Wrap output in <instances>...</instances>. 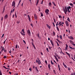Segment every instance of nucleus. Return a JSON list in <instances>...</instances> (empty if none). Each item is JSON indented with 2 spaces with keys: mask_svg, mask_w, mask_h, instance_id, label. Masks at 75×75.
Wrapping results in <instances>:
<instances>
[{
  "mask_svg": "<svg viewBox=\"0 0 75 75\" xmlns=\"http://www.w3.org/2000/svg\"><path fill=\"white\" fill-rule=\"evenodd\" d=\"M63 10L64 11H66V12H68V10H67V6H65V9H64V8H63Z\"/></svg>",
  "mask_w": 75,
  "mask_h": 75,
  "instance_id": "nucleus-5",
  "label": "nucleus"
},
{
  "mask_svg": "<svg viewBox=\"0 0 75 75\" xmlns=\"http://www.w3.org/2000/svg\"><path fill=\"white\" fill-rule=\"evenodd\" d=\"M51 65H50V64H48V67L49 68L50 70V69H51V68H50V67H51Z\"/></svg>",
  "mask_w": 75,
  "mask_h": 75,
  "instance_id": "nucleus-16",
  "label": "nucleus"
},
{
  "mask_svg": "<svg viewBox=\"0 0 75 75\" xmlns=\"http://www.w3.org/2000/svg\"><path fill=\"white\" fill-rule=\"evenodd\" d=\"M59 59H61V58L59 57V56L58 57H57Z\"/></svg>",
  "mask_w": 75,
  "mask_h": 75,
  "instance_id": "nucleus-63",
  "label": "nucleus"
},
{
  "mask_svg": "<svg viewBox=\"0 0 75 75\" xmlns=\"http://www.w3.org/2000/svg\"><path fill=\"white\" fill-rule=\"evenodd\" d=\"M23 41L24 42V43H25V44H26V42H25V41H24V40H23Z\"/></svg>",
  "mask_w": 75,
  "mask_h": 75,
  "instance_id": "nucleus-60",
  "label": "nucleus"
},
{
  "mask_svg": "<svg viewBox=\"0 0 75 75\" xmlns=\"http://www.w3.org/2000/svg\"><path fill=\"white\" fill-rule=\"evenodd\" d=\"M67 20L69 22H71V21H70V19H69V17L68 18Z\"/></svg>",
  "mask_w": 75,
  "mask_h": 75,
  "instance_id": "nucleus-25",
  "label": "nucleus"
},
{
  "mask_svg": "<svg viewBox=\"0 0 75 75\" xmlns=\"http://www.w3.org/2000/svg\"><path fill=\"white\" fill-rule=\"evenodd\" d=\"M38 63H40V64H41V61H40V60H38Z\"/></svg>",
  "mask_w": 75,
  "mask_h": 75,
  "instance_id": "nucleus-48",
  "label": "nucleus"
},
{
  "mask_svg": "<svg viewBox=\"0 0 75 75\" xmlns=\"http://www.w3.org/2000/svg\"><path fill=\"white\" fill-rule=\"evenodd\" d=\"M59 26H61L62 25V22H59Z\"/></svg>",
  "mask_w": 75,
  "mask_h": 75,
  "instance_id": "nucleus-20",
  "label": "nucleus"
},
{
  "mask_svg": "<svg viewBox=\"0 0 75 75\" xmlns=\"http://www.w3.org/2000/svg\"><path fill=\"white\" fill-rule=\"evenodd\" d=\"M15 4H16V3L14 1H13L12 3V6L13 7L14 6V7H13V8H14V7H15Z\"/></svg>",
  "mask_w": 75,
  "mask_h": 75,
  "instance_id": "nucleus-3",
  "label": "nucleus"
},
{
  "mask_svg": "<svg viewBox=\"0 0 75 75\" xmlns=\"http://www.w3.org/2000/svg\"><path fill=\"white\" fill-rule=\"evenodd\" d=\"M37 2L36 3V6H37V4H38V2H39V0H37Z\"/></svg>",
  "mask_w": 75,
  "mask_h": 75,
  "instance_id": "nucleus-33",
  "label": "nucleus"
},
{
  "mask_svg": "<svg viewBox=\"0 0 75 75\" xmlns=\"http://www.w3.org/2000/svg\"><path fill=\"white\" fill-rule=\"evenodd\" d=\"M6 57H6V56H4V58H6Z\"/></svg>",
  "mask_w": 75,
  "mask_h": 75,
  "instance_id": "nucleus-55",
  "label": "nucleus"
},
{
  "mask_svg": "<svg viewBox=\"0 0 75 75\" xmlns=\"http://www.w3.org/2000/svg\"><path fill=\"white\" fill-rule=\"evenodd\" d=\"M55 54L56 55V56H57V57H59L57 54Z\"/></svg>",
  "mask_w": 75,
  "mask_h": 75,
  "instance_id": "nucleus-57",
  "label": "nucleus"
},
{
  "mask_svg": "<svg viewBox=\"0 0 75 75\" xmlns=\"http://www.w3.org/2000/svg\"><path fill=\"white\" fill-rule=\"evenodd\" d=\"M69 47L70 48V49H73L74 50H75V48H72V47H70V46H69Z\"/></svg>",
  "mask_w": 75,
  "mask_h": 75,
  "instance_id": "nucleus-32",
  "label": "nucleus"
},
{
  "mask_svg": "<svg viewBox=\"0 0 75 75\" xmlns=\"http://www.w3.org/2000/svg\"><path fill=\"white\" fill-rule=\"evenodd\" d=\"M68 70H69V71H70L71 70V68L68 67Z\"/></svg>",
  "mask_w": 75,
  "mask_h": 75,
  "instance_id": "nucleus-56",
  "label": "nucleus"
},
{
  "mask_svg": "<svg viewBox=\"0 0 75 75\" xmlns=\"http://www.w3.org/2000/svg\"><path fill=\"white\" fill-rule=\"evenodd\" d=\"M21 0H20L19 1V3H18V5H19V4H20V3L21 2Z\"/></svg>",
  "mask_w": 75,
  "mask_h": 75,
  "instance_id": "nucleus-42",
  "label": "nucleus"
},
{
  "mask_svg": "<svg viewBox=\"0 0 75 75\" xmlns=\"http://www.w3.org/2000/svg\"><path fill=\"white\" fill-rule=\"evenodd\" d=\"M49 49H50V50H51V49L52 48V47H50V46H49Z\"/></svg>",
  "mask_w": 75,
  "mask_h": 75,
  "instance_id": "nucleus-51",
  "label": "nucleus"
},
{
  "mask_svg": "<svg viewBox=\"0 0 75 75\" xmlns=\"http://www.w3.org/2000/svg\"><path fill=\"white\" fill-rule=\"evenodd\" d=\"M56 42L57 43V45L58 46H59V44H58V42L57 41H56Z\"/></svg>",
  "mask_w": 75,
  "mask_h": 75,
  "instance_id": "nucleus-46",
  "label": "nucleus"
},
{
  "mask_svg": "<svg viewBox=\"0 0 75 75\" xmlns=\"http://www.w3.org/2000/svg\"><path fill=\"white\" fill-rule=\"evenodd\" d=\"M7 40V39H6L4 42L3 43L4 44H5V43L6 42V40Z\"/></svg>",
  "mask_w": 75,
  "mask_h": 75,
  "instance_id": "nucleus-47",
  "label": "nucleus"
},
{
  "mask_svg": "<svg viewBox=\"0 0 75 75\" xmlns=\"http://www.w3.org/2000/svg\"><path fill=\"white\" fill-rule=\"evenodd\" d=\"M21 32H23V33H25V32H24V29H22Z\"/></svg>",
  "mask_w": 75,
  "mask_h": 75,
  "instance_id": "nucleus-30",
  "label": "nucleus"
},
{
  "mask_svg": "<svg viewBox=\"0 0 75 75\" xmlns=\"http://www.w3.org/2000/svg\"><path fill=\"white\" fill-rule=\"evenodd\" d=\"M8 18V15L7 14H6L5 15L4 17V19H7Z\"/></svg>",
  "mask_w": 75,
  "mask_h": 75,
  "instance_id": "nucleus-9",
  "label": "nucleus"
},
{
  "mask_svg": "<svg viewBox=\"0 0 75 75\" xmlns=\"http://www.w3.org/2000/svg\"><path fill=\"white\" fill-rule=\"evenodd\" d=\"M46 50H47V51L48 52H49V51H48V48H47L46 49Z\"/></svg>",
  "mask_w": 75,
  "mask_h": 75,
  "instance_id": "nucleus-59",
  "label": "nucleus"
},
{
  "mask_svg": "<svg viewBox=\"0 0 75 75\" xmlns=\"http://www.w3.org/2000/svg\"><path fill=\"white\" fill-rule=\"evenodd\" d=\"M70 5L72 6H73V4H72V3H70Z\"/></svg>",
  "mask_w": 75,
  "mask_h": 75,
  "instance_id": "nucleus-50",
  "label": "nucleus"
},
{
  "mask_svg": "<svg viewBox=\"0 0 75 75\" xmlns=\"http://www.w3.org/2000/svg\"><path fill=\"white\" fill-rule=\"evenodd\" d=\"M59 16V18H62V16H59V15H58Z\"/></svg>",
  "mask_w": 75,
  "mask_h": 75,
  "instance_id": "nucleus-45",
  "label": "nucleus"
},
{
  "mask_svg": "<svg viewBox=\"0 0 75 75\" xmlns=\"http://www.w3.org/2000/svg\"><path fill=\"white\" fill-rule=\"evenodd\" d=\"M32 44L33 47L35 48H35H36L35 46V45H34V44H33V42H32Z\"/></svg>",
  "mask_w": 75,
  "mask_h": 75,
  "instance_id": "nucleus-15",
  "label": "nucleus"
},
{
  "mask_svg": "<svg viewBox=\"0 0 75 75\" xmlns=\"http://www.w3.org/2000/svg\"><path fill=\"white\" fill-rule=\"evenodd\" d=\"M27 32L29 35V36H31V32H30V30L29 29L27 31Z\"/></svg>",
  "mask_w": 75,
  "mask_h": 75,
  "instance_id": "nucleus-2",
  "label": "nucleus"
},
{
  "mask_svg": "<svg viewBox=\"0 0 75 75\" xmlns=\"http://www.w3.org/2000/svg\"><path fill=\"white\" fill-rule=\"evenodd\" d=\"M29 70L30 71H31V68L29 69Z\"/></svg>",
  "mask_w": 75,
  "mask_h": 75,
  "instance_id": "nucleus-62",
  "label": "nucleus"
},
{
  "mask_svg": "<svg viewBox=\"0 0 75 75\" xmlns=\"http://www.w3.org/2000/svg\"><path fill=\"white\" fill-rule=\"evenodd\" d=\"M64 66L65 68H68V67H67V65H65V64Z\"/></svg>",
  "mask_w": 75,
  "mask_h": 75,
  "instance_id": "nucleus-40",
  "label": "nucleus"
},
{
  "mask_svg": "<svg viewBox=\"0 0 75 75\" xmlns=\"http://www.w3.org/2000/svg\"><path fill=\"white\" fill-rule=\"evenodd\" d=\"M52 3L54 5V6H56V4H55V3L54 2V1L52 2Z\"/></svg>",
  "mask_w": 75,
  "mask_h": 75,
  "instance_id": "nucleus-31",
  "label": "nucleus"
},
{
  "mask_svg": "<svg viewBox=\"0 0 75 75\" xmlns=\"http://www.w3.org/2000/svg\"><path fill=\"white\" fill-rule=\"evenodd\" d=\"M37 36H38L39 38H40V35L39 33H38V35H37Z\"/></svg>",
  "mask_w": 75,
  "mask_h": 75,
  "instance_id": "nucleus-41",
  "label": "nucleus"
},
{
  "mask_svg": "<svg viewBox=\"0 0 75 75\" xmlns=\"http://www.w3.org/2000/svg\"><path fill=\"white\" fill-rule=\"evenodd\" d=\"M58 24V22H57V23H56V26H57V25H59V24Z\"/></svg>",
  "mask_w": 75,
  "mask_h": 75,
  "instance_id": "nucleus-44",
  "label": "nucleus"
},
{
  "mask_svg": "<svg viewBox=\"0 0 75 75\" xmlns=\"http://www.w3.org/2000/svg\"><path fill=\"white\" fill-rule=\"evenodd\" d=\"M41 4H43V1L42 0V2L41 3Z\"/></svg>",
  "mask_w": 75,
  "mask_h": 75,
  "instance_id": "nucleus-58",
  "label": "nucleus"
},
{
  "mask_svg": "<svg viewBox=\"0 0 75 75\" xmlns=\"http://www.w3.org/2000/svg\"><path fill=\"white\" fill-rule=\"evenodd\" d=\"M53 71H54V74H56V72H55V70H54Z\"/></svg>",
  "mask_w": 75,
  "mask_h": 75,
  "instance_id": "nucleus-49",
  "label": "nucleus"
},
{
  "mask_svg": "<svg viewBox=\"0 0 75 75\" xmlns=\"http://www.w3.org/2000/svg\"><path fill=\"white\" fill-rule=\"evenodd\" d=\"M53 35H55V32L53 31Z\"/></svg>",
  "mask_w": 75,
  "mask_h": 75,
  "instance_id": "nucleus-37",
  "label": "nucleus"
},
{
  "mask_svg": "<svg viewBox=\"0 0 75 75\" xmlns=\"http://www.w3.org/2000/svg\"><path fill=\"white\" fill-rule=\"evenodd\" d=\"M65 23L67 26V27H68L69 26V23H68V22L66 21H65Z\"/></svg>",
  "mask_w": 75,
  "mask_h": 75,
  "instance_id": "nucleus-6",
  "label": "nucleus"
},
{
  "mask_svg": "<svg viewBox=\"0 0 75 75\" xmlns=\"http://www.w3.org/2000/svg\"><path fill=\"white\" fill-rule=\"evenodd\" d=\"M28 17L29 22H31V18H30V15H28Z\"/></svg>",
  "mask_w": 75,
  "mask_h": 75,
  "instance_id": "nucleus-7",
  "label": "nucleus"
},
{
  "mask_svg": "<svg viewBox=\"0 0 75 75\" xmlns=\"http://www.w3.org/2000/svg\"><path fill=\"white\" fill-rule=\"evenodd\" d=\"M58 67L59 68V69L60 72H61V69H60V67L59 66V65H58Z\"/></svg>",
  "mask_w": 75,
  "mask_h": 75,
  "instance_id": "nucleus-19",
  "label": "nucleus"
},
{
  "mask_svg": "<svg viewBox=\"0 0 75 75\" xmlns=\"http://www.w3.org/2000/svg\"><path fill=\"white\" fill-rule=\"evenodd\" d=\"M46 25L47 27L48 28H49V29H50L51 28V26L48 25V24H47Z\"/></svg>",
  "mask_w": 75,
  "mask_h": 75,
  "instance_id": "nucleus-11",
  "label": "nucleus"
},
{
  "mask_svg": "<svg viewBox=\"0 0 75 75\" xmlns=\"http://www.w3.org/2000/svg\"><path fill=\"white\" fill-rule=\"evenodd\" d=\"M5 6H4L3 7V12H4V10H5Z\"/></svg>",
  "mask_w": 75,
  "mask_h": 75,
  "instance_id": "nucleus-26",
  "label": "nucleus"
},
{
  "mask_svg": "<svg viewBox=\"0 0 75 75\" xmlns=\"http://www.w3.org/2000/svg\"><path fill=\"white\" fill-rule=\"evenodd\" d=\"M51 64H52V65H54V63L52 62V60H51Z\"/></svg>",
  "mask_w": 75,
  "mask_h": 75,
  "instance_id": "nucleus-39",
  "label": "nucleus"
},
{
  "mask_svg": "<svg viewBox=\"0 0 75 75\" xmlns=\"http://www.w3.org/2000/svg\"><path fill=\"white\" fill-rule=\"evenodd\" d=\"M35 69L36 71H37L38 72V71H38V69H37V67H35Z\"/></svg>",
  "mask_w": 75,
  "mask_h": 75,
  "instance_id": "nucleus-23",
  "label": "nucleus"
},
{
  "mask_svg": "<svg viewBox=\"0 0 75 75\" xmlns=\"http://www.w3.org/2000/svg\"><path fill=\"white\" fill-rule=\"evenodd\" d=\"M68 38H70V39H71V40H74V38L72 36H70L69 37H68Z\"/></svg>",
  "mask_w": 75,
  "mask_h": 75,
  "instance_id": "nucleus-10",
  "label": "nucleus"
},
{
  "mask_svg": "<svg viewBox=\"0 0 75 75\" xmlns=\"http://www.w3.org/2000/svg\"><path fill=\"white\" fill-rule=\"evenodd\" d=\"M66 54H67V55H68L69 57H70V54H69V53L67 52H66Z\"/></svg>",
  "mask_w": 75,
  "mask_h": 75,
  "instance_id": "nucleus-18",
  "label": "nucleus"
},
{
  "mask_svg": "<svg viewBox=\"0 0 75 75\" xmlns=\"http://www.w3.org/2000/svg\"><path fill=\"white\" fill-rule=\"evenodd\" d=\"M0 75H2V73L1 72V70H0Z\"/></svg>",
  "mask_w": 75,
  "mask_h": 75,
  "instance_id": "nucleus-53",
  "label": "nucleus"
},
{
  "mask_svg": "<svg viewBox=\"0 0 75 75\" xmlns=\"http://www.w3.org/2000/svg\"><path fill=\"white\" fill-rule=\"evenodd\" d=\"M56 40H57V41H58V42H59V43H62V42H61V41L59 40H58L57 39Z\"/></svg>",
  "mask_w": 75,
  "mask_h": 75,
  "instance_id": "nucleus-17",
  "label": "nucleus"
},
{
  "mask_svg": "<svg viewBox=\"0 0 75 75\" xmlns=\"http://www.w3.org/2000/svg\"><path fill=\"white\" fill-rule=\"evenodd\" d=\"M15 10V9H14V8L13 10H11V13H13V12H14V10Z\"/></svg>",
  "mask_w": 75,
  "mask_h": 75,
  "instance_id": "nucleus-28",
  "label": "nucleus"
},
{
  "mask_svg": "<svg viewBox=\"0 0 75 75\" xmlns=\"http://www.w3.org/2000/svg\"><path fill=\"white\" fill-rule=\"evenodd\" d=\"M54 57H55V59H56V61H57V62H58V58L57 57L55 56H54Z\"/></svg>",
  "mask_w": 75,
  "mask_h": 75,
  "instance_id": "nucleus-12",
  "label": "nucleus"
},
{
  "mask_svg": "<svg viewBox=\"0 0 75 75\" xmlns=\"http://www.w3.org/2000/svg\"><path fill=\"white\" fill-rule=\"evenodd\" d=\"M1 51H4V47H2V50H1Z\"/></svg>",
  "mask_w": 75,
  "mask_h": 75,
  "instance_id": "nucleus-43",
  "label": "nucleus"
},
{
  "mask_svg": "<svg viewBox=\"0 0 75 75\" xmlns=\"http://www.w3.org/2000/svg\"><path fill=\"white\" fill-rule=\"evenodd\" d=\"M45 63H46V64H47V60H45Z\"/></svg>",
  "mask_w": 75,
  "mask_h": 75,
  "instance_id": "nucleus-54",
  "label": "nucleus"
},
{
  "mask_svg": "<svg viewBox=\"0 0 75 75\" xmlns=\"http://www.w3.org/2000/svg\"><path fill=\"white\" fill-rule=\"evenodd\" d=\"M15 48H17V45H16Z\"/></svg>",
  "mask_w": 75,
  "mask_h": 75,
  "instance_id": "nucleus-61",
  "label": "nucleus"
},
{
  "mask_svg": "<svg viewBox=\"0 0 75 75\" xmlns=\"http://www.w3.org/2000/svg\"><path fill=\"white\" fill-rule=\"evenodd\" d=\"M15 16L16 18L17 17V14H16V12L15 13Z\"/></svg>",
  "mask_w": 75,
  "mask_h": 75,
  "instance_id": "nucleus-52",
  "label": "nucleus"
},
{
  "mask_svg": "<svg viewBox=\"0 0 75 75\" xmlns=\"http://www.w3.org/2000/svg\"><path fill=\"white\" fill-rule=\"evenodd\" d=\"M60 50H61V52H62V54H63V55H65V54L64 53H63V52H62V50H61V49H60Z\"/></svg>",
  "mask_w": 75,
  "mask_h": 75,
  "instance_id": "nucleus-38",
  "label": "nucleus"
},
{
  "mask_svg": "<svg viewBox=\"0 0 75 75\" xmlns=\"http://www.w3.org/2000/svg\"><path fill=\"white\" fill-rule=\"evenodd\" d=\"M66 47H65V49H66V50H68V46L67 44H66Z\"/></svg>",
  "mask_w": 75,
  "mask_h": 75,
  "instance_id": "nucleus-22",
  "label": "nucleus"
},
{
  "mask_svg": "<svg viewBox=\"0 0 75 75\" xmlns=\"http://www.w3.org/2000/svg\"><path fill=\"white\" fill-rule=\"evenodd\" d=\"M34 16L35 18L36 19H37V15H36V14H34Z\"/></svg>",
  "mask_w": 75,
  "mask_h": 75,
  "instance_id": "nucleus-13",
  "label": "nucleus"
},
{
  "mask_svg": "<svg viewBox=\"0 0 75 75\" xmlns=\"http://www.w3.org/2000/svg\"><path fill=\"white\" fill-rule=\"evenodd\" d=\"M40 14L41 15V17H43V16H44V15H43V13H42V12H40Z\"/></svg>",
  "mask_w": 75,
  "mask_h": 75,
  "instance_id": "nucleus-24",
  "label": "nucleus"
},
{
  "mask_svg": "<svg viewBox=\"0 0 75 75\" xmlns=\"http://www.w3.org/2000/svg\"><path fill=\"white\" fill-rule=\"evenodd\" d=\"M71 8V7L70 6H69L67 8L68 11L69 13H70V12H71V11H69V9H70Z\"/></svg>",
  "mask_w": 75,
  "mask_h": 75,
  "instance_id": "nucleus-4",
  "label": "nucleus"
},
{
  "mask_svg": "<svg viewBox=\"0 0 75 75\" xmlns=\"http://www.w3.org/2000/svg\"><path fill=\"white\" fill-rule=\"evenodd\" d=\"M56 28H57V30L58 31H59V28H58V26H56Z\"/></svg>",
  "mask_w": 75,
  "mask_h": 75,
  "instance_id": "nucleus-27",
  "label": "nucleus"
},
{
  "mask_svg": "<svg viewBox=\"0 0 75 75\" xmlns=\"http://www.w3.org/2000/svg\"><path fill=\"white\" fill-rule=\"evenodd\" d=\"M59 37H60V38L61 40H62V35H59Z\"/></svg>",
  "mask_w": 75,
  "mask_h": 75,
  "instance_id": "nucleus-35",
  "label": "nucleus"
},
{
  "mask_svg": "<svg viewBox=\"0 0 75 75\" xmlns=\"http://www.w3.org/2000/svg\"><path fill=\"white\" fill-rule=\"evenodd\" d=\"M48 73H46V75H48Z\"/></svg>",
  "mask_w": 75,
  "mask_h": 75,
  "instance_id": "nucleus-64",
  "label": "nucleus"
},
{
  "mask_svg": "<svg viewBox=\"0 0 75 75\" xmlns=\"http://www.w3.org/2000/svg\"><path fill=\"white\" fill-rule=\"evenodd\" d=\"M21 33L22 35H25V34L24 33H23L21 32Z\"/></svg>",
  "mask_w": 75,
  "mask_h": 75,
  "instance_id": "nucleus-29",
  "label": "nucleus"
},
{
  "mask_svg": "<svg viewBox=\"0 0 75 75\" xmlns=\"http://www.w3.org/2000/svg\"><path fill=\"white\" fill-rule=\"evenodd\" d=\"M49 10L48 9L46 10L45 11V13H46L47 15H48V14H49V13H48V12H49Z\"/></svg>",
  "mask_w": 75,
  "mask_h": 75,
  "instance_id": "nucleus-1",
  "label": "nucleus"
},
{
  "mask_svg": "<svg viewBox=\"0 0 75 75\" xmlns=\"http://www.w3.org/2000/svg\"><path fill=\"white\" fill-rule=\"evenodd\" d=\"M49 4V6H50V7H51V6L52 5V4H51V2H50Z\"/></svg>",
  "mask_w": 75,
  "mask_h": 75,
  "instance_id": "nucleus-34",
  "label": "nucleus"
},
{
  "mask_svg": "<svg viewBox=\"0 0 75 75\" xmlns=\"http://www.w3.org/2000/svg\"><path fill=\"white\" fill-rule=\"evenodd\" d=\"M3 67H4V68H5V69H10L9 68H6V67H5V66H3Z\"/></svg>",
  "mask_w": 75,
  "mask_h": 75,
  "instance_id": "nucleus-21",
  "label": "nucleus"
},
{
  "mask_svg": "<svg viewBox=\"0 0 75 75\" xmlns=\"http://www.w3.org/2000/svg\"><path fill=\"white\" fill-rule=\"evenodd\" d=\"M50 42L53 47H54V43L53 42H52V40H51Z\"/></svg>",
  "mask_w": 75,
  "mask_h": 75,
  "instance_id": "nucleus-8",
  "label": "nucleus"
},
{
  "mask_svg": "<svg viewBox=\"0 0 75 75\" xmlns=\"http://www.w3.org/2000/svg\"><path fill=\"white\" fill-rule=\"evenodd\" d=\"M70 43H71V44H74V43L73 42V41H72L71 40H70L69 41Z\"/></svg>",
  "mask_w": 75,
  "mask_h": 75,
  "instance_id": "nucleus-14",
  "label": "nucleus"
},
{
  "mask_svg": "<svg viewBox=\"0 0 75 75\" xmlns=\"http://www.w3.org/2000/svg\"><path fill=\"white\" fill-rule=\"evenodd\" d=\"M1 21H2V22H3V17H2V18H1Z\"/></svg>",
  "mask_w": 75,
  "mask_h": 75,
  "instance_id": "nucleus-36",
  "label": "nucleus"
}]
</instances>
